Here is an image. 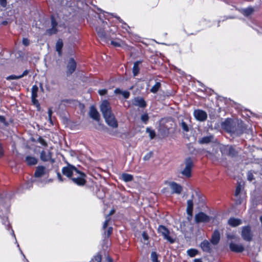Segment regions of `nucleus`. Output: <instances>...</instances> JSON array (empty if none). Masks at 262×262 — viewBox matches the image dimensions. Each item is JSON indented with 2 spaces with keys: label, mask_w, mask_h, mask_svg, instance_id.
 Segmentation results:
<instances>
[{
  "label": "nucleus",
  "mask_w": 262,
  "mask_h": 262,
  "mask_svg": "<svg viewBox=\"0 0 262 262\" xmlns=\"http://www.w3.org/2000/svg\"><path fill=\"white\" fill-rule=\"evenodd\" d=\"M114 92L116 94L122 95L124 98H128L130 95L128 91H123L119 89H116L115 90Z\"/></svg>",
  "instance_id": "obj_27"
},
{
  "label": "nucleus",
  "mask_w": 262,
  "mask_h": 262,
  "mask_svg": "<svg viewBox=\"0 0 262 262\" xmlns=\"http://www.w3.org/2000/svg\"><path fill=\"white\" fill-rule=\"evenodd\" d=\"M57 178H58V180H59V181H60V182L63 181V180L61 174L59 172L57 173Z\"/></svg>",
  "instance_id": "obj_60"
},
{
  "label": "nucleus",
  "mask_w": 262,
  "mask_h": 262,
  "mask_svg": "<svg viewBox=\"0 0 262 262\" xmlns=\"http://www.w3.org/2000/svg\"><path fill=\"white\" fill-rule=\"evenodd\" d=\"M229 248L231 251L236 253L242 252L245 249L244 246L242 244H236L233 242L229 243Z\"/></svg>",
  "instance_id": "obj_11"
},
{
  "label": "nucleus",
  "mask_w": 262,
  "mask_h": 262,
  "mask_svg": "<svg viewBox=\"0 0 262 262\" xmlns=\"http://www.w3.org/2000/svg\"><path fill=\"white\" fill-rule=\"evenodd\" d=\"M195 119L200 121H203L207 119V116H194Z\"/></svg>",
  "instance_id": "obj_42"
},
{
  "label": "nucleus",
  "mask_w": 262,
  "mask_h": 262,
  "mask_svg": "<svg viewBox=\"0 0 262 262\" xmlns=\"http://www.w3.org/2000/svg\"><path fill=\"white\" fill-rule=\"evenodd\" d=\"M242 190V186L241 185H238L236 188L235 195V196H238L241 193Z\"/></svg>",
  "instance_id": "obj_47"
},
{
  "label": "nucleus",
  "mask_w": 262,
  "mask_h": 262,
  "mask_svg": "<svg viewBox=\"0 0 262 262\" xmlns=\"http://www.w3.org/2000/svg\"><path fill=\"white\" fill-rule=\"evenodd\" d=\"M106 123L113 128L118 127V122L115 116H103Z\"/></svg>",
  "instance_id": "obj_13"
},
{
  "label": "nucleus",
  "mask_w": 262,
  "mask_h": 262,
  "mask_svg": "<svg viewBox=\"0 0 262 262\" xmlns=\"http://www.w3.org/2000/svg\"><path fill=\"white\" fill-rule=\"evenodd\" d=\"M161 84L159 82H157L151 88L150 92L153 93H156L160 88Z\"/></svg>",
  "instance_id": "obj_33"
},
{
  "label": "nucleus",
  "mask_w": 262,
  "mask_h": 262,
  "mask_svg": "<svg viewBox=\"0 0 262 262\" xmlns=\"http://www.w3.org/2000/svg\"><path fill=\"white\" fill-rule=\"evenodd\" d=\"M213 139V136L204 137L199 141V142L202 144H207L212 141Z\"/></svg>",
  "instance_id": "obj_29"
},
{
  "label": "nucleus",
  "mask_w": 262,
  "mask_h": 262,
  "mask_svg": "<svg viewBox=\"0 0 262 262\" xmlns=\"http://www.w3.org/2000/svg\"><path fill=\"white\" fill-rule=\"evenodd\" d=\"M141 120L145 124L147 123L148 120V116H141Z\"/></svg>",
  "instance_id": "obj_50"
},
{
  "label": "nucleus",
  "mask_w": 262,
  "mask_h": 262,
  "mask_svg": "<svg viewBox=\"0 0 262 262\" xmlns=\"http://www.w3.org/2000/svg\"><path fill=\"white\" fill-rule=\"evenodd\" d=\"M100 110L103 115H111V106L106 100L103 101L100 105Z\"/></svg>",
  "instance_id": "obj_15"
},
{
  "label": "nucleus",
  "mask_w": 262,
  "mask_h": 262,
  "mask_svg": "<svg viewBox=\"0 0 262 262\" xmlns=\"http://www.w3.org/2000/svg\"><path fill=\"white\" fill-rule=\"evenodd\" d=\"M22 42L25 46H28L30 44V40L28 38H24Z\"/></svg>",
  "instance_id": "obj_49"
},
{
  "label": "nucleus",
  "mask_w": 262,
  "mask_h": 262,
  "mask_svg": "<svg viewBox=\"0 0 262 262\" xmlns=\"http://www.w3.org/2000/svg\"><path fill=\"white\" fill-rule=\"evenodd\" d=\"M200 246L204 251L206 252H210L211 251L210 244L208 241H204L201 243Z\"/></svg>",
  "instance_id": "obj_23"
},
{
  "label": "nucleus",
  "mask_w": 262,
  "mask_h": 262,
  "mask_svg": "<svg viewBox=\"0 0 262 262\" xmlns=\"http://www.w3.org/2000/svg\"><path fill=\"white\" fill-rule=\"evenodd\" d=\"M28 74V71L27 70H25L22 74L18 75L17 77L21 78L23 77L24 76L27 75Z\"/></svg>",
  "instance_id": "obj_57"
},
{
  "label": "nucleus",
  "mask_w": 262,
  "mask_h": 262,
  "mask_svg": "<svg viewBox=\"0 0 262 262\" xmlns=\"http://www.w3.org/2000/svg\"><path fill=\"white\" fill-rule=\"evenodd\" d=\"M133 103L134 105L141 107H144L146 105V102L144 99L140 97H136L134 100Z\"/></svg>",
  "instance_id": "obj_19"
},
{
  "label": "nucleus",
  "mask_w": 262,
  "mask_h": 262,
  "mask_svg": "<svg viewBox=\"0 0 262 262\" xmlns=\"http://www.w3.org/2000/svg\"><path fill=\"white\" fill-rule=\"evenodd\" d=\"M38 87L36 85H33L32 88V98H37V92H38Z\"/></svg>",
  "instance_id": "obj_34"
},
{
  "label": "nucleus",
  "mask_w": 262,
  "mask_h": 262,
  "mask_svg": "<svg viewBox=\"0 0 262 262\" xmlns=\"http://www.w3.org/2000/svg\"><path fill=\"white\" fill-rule=\"evenodd\" d=\"M48 121L49 122H50V123L51 124H53V121H52V116L51 115H49L48 116Z\"/></svg>",
  "instance_id": "obj_61"
},
{
  "label": "nucleus",
  "mask_w": 262,
  "mask_h": 262,
  "mask_svg": "<svg viewBox=\"0 0 262 262\" xmlns=\"http://www.w3.org/2000/svg\"><path fill=\"white\" fill-rule=\"evenodd\" d=\"M247 179L249 181H252L254 179V176L253 172L251 171H249L247 173Z\"/></svg>",
  "instance_id": "obj_44"
},
{
  "label": "nucleus",
  "mask_w": 262,
  "mask_h": 262,
  "mask_svg": "<svg viewBox=\"0 0 262 262\" xmlns=\"http://www.w3.org/2000/svg\"><path fill=\"white\" fill-rule=\"evenodd\" d=\"M93 120L99 122L100 120V116H90Z\"/></svg>",
  "instance_id": "obj_56"
},
{
  "label": "nucleus",
  "mask_w": 262,
  "mask_h": 262,
  "mask_svg": "<svg viewBox=\"0 0 262 262\" xmlns=\"http://www.w3.org/2000/svg\"><path fill=\"white\" fill-rule=\"evenodd\" d=\"M113 228L112 227H109L107 230V236L108 237L112 233Z\"/></svg>",
  "instance_id": "obj_58"
},
{
  "label": "nucleus",
  "mask_w": 262,
  "mask_h": 262,
  "mask_svg": "<svg viewBox=\"0 0 262 262\" xmlns=\"http://www.w3.org/2000/svg\"><path fill=\"white\" fill-rule=\"evenodd\" d=\"M62 172L63 175L69 178L78 173L77 169L72 165H68L67 166L63 167L62 169Z\"/></svg>",
  "instance_id": "obj_6"
},
{
  "label": "nucleus",
  "mask_w": 262,
  "mask_h": 262,
  "mask_svg": "<svg viewBox=\"0 0 262 262\" xmlns=\"http://www.w3.org/2000/svg\"><path fill=\"white\" fill-rule=\"evenodd\" d=\"M206 156L213 161L218 160L220 158V154L218 153L217 147L215 146L211 151H207Z\"/></svg>",
  "instance_id": "obj_9"
},
{
  "label": "nucleus",
  "mask_w": 262,
  "mask_h": 262,
  "mask_svg": "<svg viewBox=\"0 0 262 262\" xmlns=\"http://www.w3.org/2000/svg\"><path fill=\"white\" fill-rule=\"evenodd\" d=\"M0 122L5 125H7L8 124V121L6 120L4 116H0Z\"/></svg>",
  "instance_id": "obj_46"
},
{
  "label": "nucleus",
  "mask_w": 262,
  "mask_h": 262,
  "mask_svg": "<svg viewBox=\"0 0 262 262\" xmlns=\"http://www.w3.org/2000/svg\"><path fill=\"white\" fill-rule=\"evenodd\" d=\"M101 256L99 254H97L95 255L94 258L92 259V262H101Z\"/></svg>",
  "instance_id": "obj_39"
},
{
  "label": "nucleus",
  "mask_w": 262,
  "mask_h": 262,
  "mask_svg": "<svg viewBox=\"0 0 262 262\" xmlns=\"http://www.w3.org/2000/svg\"><path fill=\"white\" fill-rule=\"evenodd\" d=\"M159 255L156 252L152 251L150 254V260L151 262H160V260L158 259Z\"/></svg>",
  "instance_id": "obj_32"
},
{
  "label": "nucleus",
  "mask_w": 262,
  "mask_h": 262,
  "mask_svg": "<svg viewBox=\"0 0 262 262\" xmlns=\"http://www.w3.org/2000/svg\"><path fill=\"white\" fill-rule=\"evenodd\" d=\"M38 141L39 143H40L42 145L46 146H47V143L46 141L42 138L41 137H39L38 139Z\"/></svg>",
  "instance_id": "obj_48"
},
{
  "label": "nucleus",
  "mask_w": 262,
  "mask_h": 262,
  "mask_svg": "<svg viewBox=\"0 0 262 262\" xmlns=\"http://www.w3.org/2000/svg\"><path fill=\"white\" fill-rule=\"evenodd\" d=\"M193 201L192 200H188L187 202V213L188 215L191 216L193 211Z\"/></svg>",
  "instance_id": "obj_25"
},
{
  "label": "nucleus",
  "mask_w": 262,
  "mask_h": 262,
  "mask_svg": "<svg viewBox=\"0 0 262 262\" xmlns=\"http://www.w3.org/2000/svg\"><path fill=\"white\" fill-rule=\"evenodd\" d=\"M106 262H113L112 258L110 256H106Z\"/></svg>",
  "instance_id": "obj_63"
},
{
  "label": "nucleus",
  "mask_w": 262,
  "mask_h": 262,
  "mask_svg": "<svg viewBox=\"0 0 262 262\" xmlns=\"http://www.w3.org/2000/svg\"><path fill=\"white\" fill-rule=\"evenodd\" d=\"M142 236L143 239L145 241H147L148 240V235H147V234L145 232H143L142 233Z\"/></svg>",
  "instance_id": "obj_54"
},
{
  "label": "nucleus",
  "mask_w": 262,
  "mask_h": 262,
  "mask_svg": "<svg viewBox=\"0 0 262 262\" xmlns=\"http://www.w3.org/2000/svg\"><path fill=\"white\" fill-rule=\"evenodd\" d=\"M220 150L223 155L231 157H235L237 154V151L233 147L229 145L222 146L220 147Z\"/></svg>",
  "instance_id": "obj_7"
},
{
  "label": "nucleus",
  "mask_w": 262,
  "mask_h": 262,
  "mask_svg": "<svg viewBox=\"0 0 262 262\" xmlns=\"http://www.w3.org/2000/svg\"><path fill=\"white\" fill-rule=\"evenodd\" d=\"M141 62L140 61H137L134 64L133 68V73L134 76H137L139 72V65L141 63Z\"/></svg>",
  "instance_id": "obj_28"
},
{
  "label": "nucleus",
  "mask_w": 262,
  "mask_h": 262,
  "mask_svg": "<svg viewBox=\"0 0 262 262\" xmlns=\"http://www.w3.org/2000/svg\"><path fill=\"white\" fill-rule=\"evenodd\" d=\"M9 203L7 199H3L0 196V210L6 214L8 212Z\"/></svg>",
  "instance_id": "obj_14"
},
{
  "label": "nucleus",
  "mask_w": 262,
  "mask_h": 262,
  "mask_svg": "<svg viewBox=\"0 0 262 262\" xmlns=\"http://www.w3.org/2000/svg\"><path fill=\"white\" fill-rule=\"evenodd\" d=\"M3 149L2 148V145L0 143V157L3 155Z\"/></svg>",
  "instance_id": "obj_64"
},
{
  "label": "nucleus",
  "mask_w": 262,
  "mask_h": 262,
  "mask_svg": "<svg viewBox=\"0 0 262 262\" xmlns=\"http://www.w3.org/2000/svg\"><path fill=\"white\" fill-rule=\"evenodd\" d=\"M109 221H110V218H108V217H106V220L103 225V229H105L107 227V226L108 225V222H109Z\"/></svg>",
  "instance_id": "obj_53"
},
{
  "label": "nucleus",
  "mask_w": 262,
  "mask_h": 262,
  "mask_svg": "<svg viewBox=\"0 0 262 262\" xmlns=\"http://www.w3.org/2000/svg\"><path fill=\"white\" fill-rule=\"evenodd\" d=\"M77 174L73 175L71 178L72 181L75 184L81 186L86 183L85 174L77 169Z\"/></svg>",
  "instance_id": "obj_2"
},
{
  "label": "nucleus",
  "mask_w": 262,
  "mask_h": 262,
  "mask_svg": "<svg viewBox=\"0 0 262 262\" xmlns=\"http://www.w3.org/2000/svg\"><path fill=\"white\" fill-rule=\"evenodd\" d=\"M241 236L246 241L250 242L252 239L253 234L250 226H245L242 228Z\"/></svg>",
  "instance_id": "obj_8"
},
{
  "label": "nucleus",
  "mask_w": 262,
  "mask_h": 262,
  "mask_svg": "<svg viewBox=\"0 0 262 262\" xmlns=\"http://www.w3.org/2000/svg\"><path fill=\"white\" fill-rule=\"evenodd\" d=\"M151 156V153H148L144 157V160H148Z\"/></svg>",
  "instance_id": "obj_62"
},
{
  "label": "nucleus",
  "mask_w": 262,
  "mask_h": 262,
  "mask_svg": "<svg viewBox=\"0 0 262 262\" xmlns=\"http://www.w3.org/2000/svg\"><path fill=\"white\" fill-rule=\"evenodd\" d=\"M228 224L232 227H236L242 224L241 220L234 217L228 220Z\"/></svg>",
  "instance_id": "obj_24"
},
{
  "label": "nucleus",
  "mask_w": 262,
  "mask_h": 262,
  "mask_svg": "<svg viewBox=\"0 0 262 262\" xmlns=\"http://www.w3.org/2000/svg\"><path fill=\"white\" fill-rule=\"evenodd\" d=\"M96 31L100 38L102 39H105L106 38V34L103 29L97 27L96 28Z\"/></svg>",
  "instance_id": "obj_31"
},
{
  "label": "nucleus",
  "mask_w": 262,
  "mask_h": 262,
  "mask_svg": "<svg viewBox=\"0 0 262 262\" xmlns=\"http://www.w3.org/2000/svg\"><path fill=\"white\" fill-rule=\"evenodd\" d=\"M52 28L47 30V33L49 35L57 33L58 32L62 31L64 27L62 25H58L53 17L51 18Z\"/></svg>",
  "instance_id": "obj_4"
},
{
  "label": "nucleus",
  "mask_w": 262,
  "mask_h": 262,
  "mask_svg": "<svg viewBox=\"0 0 262 262\" xmlns=\"http://www.w3.org/2000/svg\"><path fill=\"white\" fill-rule=\"evenodd\" d=\"M89 115H98V112L94 106H91L90 107Z\"/></svg>",
  "instance_id": "obj_38"
},
{
  "label": "nucleus",
  "mask_w": 262,
  "mask_h": 262,
  "mask_svg": "<svg viewBox=\"0 0 262 262\" xmlns=\"http://www.w3.org/2000/svg\"><path fill=\"white\" fill-rule=\"evenodd\" d=\"M239 11L245 16L248 17L252 15L255 10L252 7H249L246 8L242 9L239 10Z\"/></svg>",
  "instance_id": "obj_20"
},
{
  "label": "nucleus",
  "mask_w": 262,
  "mask_h": 262,
  "mask_svg": "<svg viewBox=\"0 0 262 262\" xmlns=\"http://www.w3.org/2000/svg\"><path fill=\"white\" fill-rule=\"evenodd\" d=\"M63 42L62 40L59 39L56 43V50L58 52L59 56L61 55Z\"/></svg>",
  "instance_id": "obj_26"
},
{
  "label": "nucleus",
  "mask_w": 262,
  "mask_h": 262,
  "mask_svg": "<svg viewBox=\"0 0 262 262\" xmlns=\"http://www.w3.org/2000/svg\"><path fill=\"white\" fill-rule=\"evenodd\" d=\"M146 132L149 134V136L151 139H152L155 137V132L154 130L150 129L149 127L146 128Z\"/></svg>",
  "instance_id": "obj_36"
},
{
  "label": "nucleus",
  "mask_w": 262,
  "mask_h": 262,
  "mask_svg": "<svg viewBox=\"0 0 262 262\" xmlns=\"http://www.w3.org/2000/svg\"><path fill=\"white\" fill-rule=\"evenodd\" d=\"M185 167L181 171L182 174L186 177L190 178L191 174V169L193 167V162L190 158H187L184 162Z\"/></svg>",
  "instance_id": "obj_3"
},
{
  "label": "nucleus",
  "mask_w": 262,
  "mask_h": 262,
  "mask_svg": "<svg viewBox=\"0 0 262 262\" xmlns=\"http://www.w3.org/2000/svg\"><path fill=\"white\" fill-rule=\"evenodd\" d=\"M7 0H0V5L2 7L5 8L7 6Z\"/></svg>",
  "instance_id": "obj_51"
},
{
  "label": "nucleus",
  "mask_w": 262,
  "mask_h": 262,
  "mask_svg": "<svg viewBox=\"0 0 262 262\" xmlns=\"http://www.w3.org/2000/svg\"><path fill=\"white\" fill-rule=\"evenodd\" d=\"M76 64L75 61L73 58H71L68 62L67 68H68V71L67 74H72L76 69Z\"/></svg>",
  "instance_id": "obj_17"
},
{
  "label": "nucleus",
  "mask_w": 262,
  "mask_h": 262,
  "mask_svg": "<svg viewBox=\"0 0 262 262\" xmlns=\"http://www.w3.org/2000/svg\"><path fill=\"white\" fill-rule=\"evenodd\" d=\"M32 101L34 105L36 106L38 105V102L37 100L36 99V98H34V99H33V98H32Z\"/></svg>",
  "instance_id": "obj_59"
},
{
  "label": "nucleus",
  "mask_w": 262,
  "mask_h": 262,
  "mask_svg": "<svg viewBox=\"0 0 262 262\" xmlns=\"http://www.w3.org/2000/svg\"><path fill=\"white\" fill-rule=\"evenodd\" d=\"M187 253L190 257H194L196 255L198 251L194 249H190L187 250Z\"/></svg>",
  "instance_id": "obj_35"
},
{
  "label": "nucleus",
  "mask_w": 262,
  "mask_h": 262,
  "mask_svg": "<svg viewBox=\"0 0 262 262\" xmlns=\"http://www.w3.org/2000/svg\"><path fill=\"white\" fill-rule=\"evenodd\" d=\"M220 240V233L217 230H214L213 232L211 238V243L214 245H217Z\"/></svg>",
  "instance_id": "obj_16"
},
{
  "label": "nucleus",
  "mask_w": 262,
  "mask_h": 262,
  "mask_svg": "<svg viewBox=\"0 0 262 262\" xmlns=\"http://www.w3.org/2000/svg\"><path fill=\"white\" fill-rule=\"evenodd\" d=\"M227 237L228 240L234 239L235 241H237L238 240V238L234 234H228L227 235Z\"/></svg>",
  "instance_id": "obj_41"
},
{
  "label": "nucleus",
  "mask_w": 262,
  "mask_h": 262,
  "mask_svg": "<svg viewBox=\"0 0 262 262\" xmlns=\"http://www.w3.org/2000/svg\"><path fill=\"white\" fill-rule=\"evenodd\" d=\"M2 223L4 225H5L6 226V228L7 230L9 229L8 227H9V222L8 220V217H4L3 219H2Z\"/></svg>",
  "instance_id": "obj_40"
},
{
  "label": "nucleus",
  "mask_w": 262,
  "mask_h": 262,
  "mask_svg": "<svg viewBox=\"0 0 262 262\" xmlns=\"http://www.w3.org/2000/svg\"><path fill=\"white\" fill-rule=\"evenodd\" d=\"M111 44L115 47H121L124 45V42L122 41H111Z\"/></svg>",
  "instance_id": "obj_37"
},
{
  "label": "nucleus",
  "mask_w": 262,
  "mask_h": 262,
  "mask_svg": "<svg viewBox=\"0 0 262 262\" xmlns=\"http://www.w3.org/2000/svg\"><path fill=\"white\" fill-rule=\"evenodd\" d=\"M195 220L196 223H207L210 220V217L204 212H201L195 216Z\"/></svg>",
  "instance_id": "obj_12"
},
{
  "label": "nucleus",
  "mask_w": 262,
  "mask_h": 262,
  "mask_svg": "<svg viewBox=\"0 0 262 262\" xmlns=\"http://www.w3.org/2000/svg\"><path fill=\"white\" fill-rule=\"evenodd\" d=\"M121 179L125 182H130L133 180V177L132 175L124 173L121 175Z\"/></svg>",
  "instance_id": "obj_30"
},
{
  "label": "nucleus",
  "mask_w": 262,
  "mask_h": 262,
  "mask_svg": "<svg viewBox=\"0 0 262 262\" xmlns=\"http://www.w3.org/2000/svg\"><path fill=\"white\" fill-rule=\"evenodd\" d=\"M25 162L28 165H34L37 164V159L34 157L28 156L25 158Z\"/></svg>",
  "instance_id": "obj_22"
},
{
  "label": "nucleus",
  "mask_w": 262,
  "mask_h": 262,
  "mask_svg": "<svg viewBox=\"0 0 262 262\" xmlns=\"http://www.w3.org/2000/svg\"><path fill=\"white\" fill-rule=\"evenodd\" d=\"M46 169L43 166H40L36 168V171L34 173V177L37 178L41 177L46 174Z\"/></svg>",
  "instance_id": "obj_18"
},
{
  "label": "nucleus",
  "mask_w": 262,
  "mask_h": 262,
  "mask_svg": "<svg viewBox=\"0 0 262 262\" xmlns=\"http://www.w3.org/2000/svg\"><path fill=\"white\" fill-rule=\"evenodd\" d=\"M181 127L184 131L186 132L189 131V127L185 122H181Z\"/></svg>",
  "instance_id": "obj_43"
},
{
  "label": "nucleus",
  "mask_w": 262,
  "mask_h": 262,
  "mask_svg": "<svg viewBox=\"0 0 262 262\" xmlns=\"http://www.w3.org/2000/svg\"><path fill=\"white\" fill-rule=\"evenodd\" d=\"M106 93H107V90L106 89H102V90H99V91H98V93L101 96H103V95H105L106 94Z\"/></svg>",
  "instance_id": "obj_52"
},
{
  "label": "nucleus",
  "mask_w": 262,
  "mask_h": 262,
  "mask_svg": "<svg viewBox=\"0 0 262 262\" xmlns=\"http://www.w3.org/2000/svg\"><path fill=\"white\" fill-rule=\"evenodd\" d=\"M158 231L163 236V238L165 239L169 242L170 243L172 244L174 242V239L169 235L170 232L165 226L160 225L158 227Z\"/></svg>",
  "instance_id": "obj_5"
},
{
  "label": "nucleus",
  "mask_w": 262,
  "mask_h": 262,
  "mask_svg": "<svg viewBox=\"0 0 262 262\" xmlns=\"http://www.w3.org/2000/svg\"><path fill=\"white\" fill-rule=\"evenodd\" d=\"M16 79H20V78H18L17 76H15V75H11V76H8L7 78V79H8V80Z\"/></svg>",
  "instance_id": "obj_55"
},
{
  "label": "nucleus",
  "mask_w": 262,
  "mask_h": 262,
  "mask_svg": "<svg viewBox=\"0 0 262 262\" xmlns=\"http://www.w3.org/2000/svg\"><path fill=\"white\" fill-rule=\"evenodd\" d=\"M193 115H207V113L202 110H198L194 111Z\"/></svg>",
  "instance_id": "obj_45"
},
{
  "label": "nucleus",
  "mask_w": 262,
  "mask_h": 262,
  "mask_svg": "<svg viewBox=\"0 0 262 262\" xmlns=\"http://www.w3.org/2000/svg\"><path fill=\"white\" fill-rule=\"evenodd\" d=\"M222 128L232 135L239 136L243 133L245 125L242 120L227 118L221 124Z\"/></svg>",
  "instance_id": "obj_1"
},
{
  "label": "nucleus",
  "mask_w": 262,
  "mask_h": 262,
  "mask_svg": "<svg viewBox=\"0 0 262 262\" xmlns=\"http://www.w3.org/2000/svg\"><path fill=\"white\" fill-rule=\"evenodd\" d=\"M168 185L171 190L172 193H175L177 194H180L181 193L183 188L180 184L174 182H170L168 183Z\"/></svg>",
  "instance_id": "obj_10"
},
{
  "label": "nucleus",
  "mask_w": 262,
  "mask_h": 262,
  "mask_svg": "<svg viewBox=\"0 0 262 262\" xmlns=\"http://www.w3.org/2000/svg\"><path fill=\"white\" fill-rule=\"evenodd\" d=\"M51 152L50 151H41L40 152V159L42 161H49L51 160Z\"/></svg>",
  "instance_id": "obj_21"
}]
</instances>
